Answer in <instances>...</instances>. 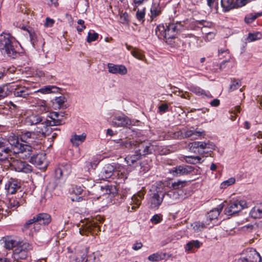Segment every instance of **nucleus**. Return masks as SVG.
I'll return each mask as SVG.
<instances>
[{
	"instance_id": "58",
	"label": "nucleus",
	"mask_w": 262,
	"mask_h": 262,
	"mask_svg": "<svg viewBox=\"0 0 262 262\" xmlns=\"http://www.w3.org/2000/svg\"><path fill=\"white\" fill-rule=\"evenodd\" d=\"M61 170H64L67 172H63L64 176H68L71 171V166L69 164L61 165L59 167Z\"/></svg>"
},
{
	"instance_id": "52",
	"label": "nucleus",
	"mask_w": 262,
	"mask_h": 262,
	"mask_svg": "<svg viewBox=\"0 0 262 262\" xmlns=\"http://www.w3.org/2000/svg\"><path fill=\"white\" fill-rule=\"evenodd\" d=\"M66 101V98L63 96L56 97L55 99V103L58 104L60 108H64V103Z\"/></svg>"
},
{
	"instance_id": "6",
	"label": "nucleus",
	"mask_w": 262,
	"mask_h": 262,
	"mask_svg": "<svg viewBox=\"0 0 262 262\" xmlns=\"http://www.w3.org/2000/svg\"><path fill=\"white\" fill-rule=\"evenodd\" d=\"M137 150L142 156L151 154L153 152L158 151V146L156 141L152 142L144 141L138 144Z\"/></svg>"
},
{
	"instance_id": "19",
	"label": "nucleus",
	"mask_w": 262,
	"mask_h": 262,
	"mask_svg": "<svg viewBox=\"0 0 262 262\" xmlns=\"http://www.w3.org/2000/svg\"><path fill=\"white\" fill-rule=\"evenodd\" d=\"M30 162L38 166L39 168L42 169L47 167L46 155L40 153L31 157Z\"/></svg>"
},
{
	"instance_id": "2",
	"label": "nucleus",
	"mask_w": 262,
	"mask_h": 262,
	"mask_svg": "<svg viewBox=\"0 0 262 262\" xmlns=\"http://www.w3.org/2000/svg\"><path fill=\"white\" fill-rule=\"evenodd\" d=\"M180 24H169L165 27L163 25H159L156 29V34L161 39H172L175 37L178 32L180 30Z\"/></svg>"
},
{
	"instance_id": "37",
	"label": "nucleus",
	"mask_w": 262,
	"mask_h": 262,
	"mask_svg": "<svg viewBox=\"0 0 262 262\" xmlns=\"http://www.w3.org/2000/svg\"><path fill=\"white\" fill-rule=\"evenodd\" d=\"M32 226H33V228L35 231H37L39 229V226L38 224L36 223L35 217L34 216L32 219L28 220L24 226V229L27 230L30 228Z\"/></svg>"
},
{
	"instance_id": "40",
	"label": "nucleus",
	"mask_w": 262,
	"mask_h": 262,
	"mask_svg": "<svg viewBox=\"0 0 262 262\" xmlns=\"http://www.w3.org/2000/svg\"><path fill=\"white\" fill-rule=\"evenodd\" d=\"M184 159L186 162L192 164H196L202 162V158L199 156H184Z\"/></svg>"
},
{
	"instance_id": "33",
	"label": "nucleus",
	"mask_w": 262,
	"mask_h": 262,
	"mask_svg": "<svg viewBox=\"0 0 262 262\" xmlns=\"http://www.w3.org/2000/svg\"><path fill=\"white\" fill-rule=\"evenodd\" d=\"M223 207L219 206L216 208H214L209 212L208 213L207 220H209L210 221L215 220L217 218L219 215H220V212L222 210Z\"/></svg>"
},
{
	"instance_id": "63",
	"label": "nucleus",
	"mask_w": 262,
	"mask_h": 262,
	"mask_svg": "<svg viewBox=\"0 0 262 262\" xmlns=\"http://www.w3.org/2000/svg\"><path fill=\"white\" fill-rule=\"evenodd\" d=\"M168 105L166 103L162 104L159 106V112L162 114L167 111Z\"/></svg>"
},
{
	"instance_id": "48",
	"label": "nucleus",
	"mask_w": 262,
	"mask_h": 262,
	"mask_svg": "<svg viewBox=\"0 0 262 262\" xmlns=\"http://www.w3.org/2000/svg\"><path fill=\"white\" fill-rule=\"evenodd\" d=\"M85 257L84 253H77L71 258L70 262H84Z\"/></svg>"
},
{
	"instance_id": "49",
	"label": "nucleus",
	"mask_w": 262,
	"mask_h": 262,
	"mask_svg": "<svg viewBox=\"0 0 262 262\" xmlns=\"http://www.w3.org/2000/svg\"><path fill=\"white\" fill-rule=\"evenodd\" d=\"M187 182L186 181H178L174 182L171 185L172 187L175 190H182V188L185 187L186 185Z\"/></svg>"
},
{
	"instance_id": "13",
	"label": "nucleus",
	"mask_w": 262,
	"mask_h": 262,
	"mask_svg": "<svg viewBox=\"0 0 262 262\" xmlns=\"http://www.w3.org/2000/svg\"><path fill=\"white\" fill-rule=\"evenodd\" d=\"M55 124H57V122L48 121L47 119L46 120L42 119V122L36 124L37 126L35 130L42 136H45L50 133L51 130L50 126H55Z\"/></svg>"
},
{
	"instance_id": "14",
	"label": "nucleus",
	"mask_w": 262,
	"mask_h": 262,
	"mask_svg": "<svg viewBox=\"0 0 262 262\" xmlns=\"http://www.w3.org/2000/svg\"><path fill=\"white\" fill-rule=\"evenodd\" d=\"M12 167L18 172L28 173L32 171V167L25 162L18 159L13 160L10 163Z\"/></svg>"
},
{
	"instance_id": "57",
	"label": "nucleus",
	"mask_w": 262,
	"mask_h": 262,
	"mask_svg": "<svg viewBox=\"0 0 262 262\" xmlns=\"http://www.w3.org/2000/svg\"><path fill=\"white\" fill-rule=\"evenodd\" d=\"M162 220V215L161 214H155L154 215L151 219H150V221L155 224H158L161 222Z\"/></svg>"
},
{
	"instance_id": "8",
	"label": "nucleus",
	"mask_w": 262,
	"mask_h": 262,
	"mask_svg": "<svg viewBox=\"0 0 262 262\" xmlns=\"http://www.w3.org/2000/svg\"><path fill=\"white\" fill-rule=\"evenodd\" d=\"M99 231V225L94 221L83 222L79 228V233L81 235H87L89 233L96 234Z\"/></svg>"
},
{
	"instance_id": "22",
	"label": "nucleus",
	"mask_w": 262,
	"mask_h": 262,
	"mask_svg": "<svg viewBox=\"0 0 262 262\" xmlns=\"http://www.w3.org/2000/svg\"><path fill=\"white\" fill-rule=\"evenodd\" d=\"M42 121V118L38 114H31L27 115L24 119L26 125H34Z\"/></svg>"
},
{
	"instance_id": "21",
	"label": "nucleus",
	"mask_w": 262,
	"mask_h": 262,
	"mask_svg": "<svg viewBox=\"0 0 262 262\" xmlns=\"http://www.w3.org/2000/svg\"><path fill=\"white\" fill-rule=\"evenodd\" d=\"M24 202L25 200L22 198L21 194H17V196H12L9 198L8 207V208H10L12 210H15L18 206L22 205Z\"/></svg>"
},
{
	"instance_id": "38",
	"label": "nucleus",
	"mask_w": 262,
	"mask_h": 262,
	"mask_svg": "<svg viewBox=\"0 0 262 262\" xmlns=\"http://www.w3.org/2000/svg\"><path fill=\"white\" fill-rule=\"evenodd\" d=\"M130 53L133 56H134L135 58L139 60H142L145 62H147V59L144 55L143 52L141 50L137 48H135L131 50Z\"/></svg>"
},
{
	"instance_id": "20",
	"label": "nucleus",
	"mask_w": 262,
	"mask_h": 262,
	"mask_svg": "<svg viewBox=\"0 0 262 262\" xmlns=\"http://www.w3.org/2000/svg\"><path fill=\"white\" fill-rule=\"evenodd\" d=\"M108 71L113 74L124 75L127 73V69L123 64H115L112 63L107 64Z\"/></svg>"
},
{
	"instance_id": "7",
	"label": "nucleus",
	"mask_w": 262,
	"mask_h": 262,
	"mask_svg": "<svg viewBox=\"0 0 262 262\" xmlns=\"http://www.w3.org/2000/svg\"><path fill=\"white\" fill-rule=\"evenodd\" d=\"M248 205L245 200H235L231 202L225 209V213L228 215H231L236 213L245 208H247Z\"/></svg>"
},
{
	"instance_id": "16",
	"label": "nucleus",
	"mask_w": 262,
	"mask_h": 262,
	"mask_svg": "<svg viewBox=\"0 0 262 262\" xmlns=\"http://www.w3.org/2000/svg\"><path fill=\"white\" fill-rule=\"evenodd\" d=\"M33 152V148L28 144L20 143L14 153L19 155L20 158L27 159L30 157Z\"/></svg>"
},
{
	"instance_id": "50",
	"label": "nucleus",
	"mask_w": 262,
	"mask_h": 262,
	"mask_svg": "<svg viewBox=\"0 0 262 262\" xmlns=\"http://www.w3.org/2000/svg\"><path fill=\"white\" fill-rule=\"evenodd\" d=\"M235 182V179L234 178H230L228 180L224 181L221 184V188L225 189L227 187L233 184Z\"/></svg>"
},
{
	"instance_id": "4",
	"label": "nucleus",
	"mask_w": 262,
	"mask_h": 262,
	"mask_svg": "<svg viewBox=\"0 0 262 262\" xmlns=\"http://www.w3.org/2000/svg\"><path fill=\"white\" fill-rule=\"evenodd\" d=\"M189 150L194 153L203 155L211 152L214 149V144L210 141H195L188 144Z\"/></svg>"
},
{
	"instance_id": "44",
	"label": "nucleus",
	"mask_w": 262,
	"mask_h": 262,
	"mask_svg": "<svg viewBox=\"0 0 262 262\" xmlns=\"http://www.w3.org/2000/svg\"><path fill=\"white\" fill-rule=\"evenodd\" d=\"M11 89L10 83L0 87V100L6 97L10 94V89Z\"/></svg>"
},
{
	"instance_id": "32",
	"label": "nucleus",
	"mask_w": 262,
	"mask_h": 262,
	"mask_svg": "<svg viewBox=\"0 0 262 262\" xmlns=\"http://www.w3.org/2000/svg\"><path fill=\"white\" fill-rule=\"evenodd\" d=\"M142 156L137 151L135 154L128 155L125 158V161L129 165H133L142 158Z\"/></svg>"
},
{
	"instance_id": "35",
	"label": "nucleus",
	"mask_w": 262,
	"mask_h": 262,
	"mask_svg": "<svg viewBox=\"0 0 262 262\" xmlns=\"http://www.w3.org/2000/svg\"><path fill=\"white\" fill-rule=\"evenodd\" d=\"M58 88L55 86L47 85L40 88L36 92L41 93L43 94H47L52 93H56L58 92Z\"/></svg>"
},
{
	"instance_id": "55",
	"label": "nucleus",
	"mask_w": 262,
	"mask_h": 262,
	"mask_svg": "<svg viewBox=\"0 0 262 262\" xmlns=\"http://www.w3.org/2000/svg\"><path fill=\"white\" fill-rule=\"evenodd\" d=\"M98 38V34L97 33H91L89 32L87 37V41L88 42H91L95 41Z\"/></svg>"
},
{
	"instance_id": "41",
	"label": "nucleus",
	"mask_w": 262,
	"mask_h": 262,
	"mask_svg": "<svg viewBox=\"0 0 262 262\" xmlns=\"http://www.w3.org/2000/svg\"><path fill=\"white\" fill-rule=\"evenodd\" d=\"M207 225H209L208 220H206L205 223L199 221L193 223L191 226L195 232H199L205 229Z\"/></svg>"
},
{
	"instance_id": "59",
	"label": "nucleus",
	"mask_w": 262,
	"mask_h": 262,
	"mask_svg": "<svg viewBox=\"0 0 262 262\" xmlns=\"http://www.w3.org/2000/svg\"><path fill=\"white\" fill-rule=\"evenodd\" d=\"M119 20L123 24H127L128 22V15L126 12L120 14Z\"/></svg>"
},
{
	"instance_id": "18",
	"label": "nucleus",
	"mask_w": 262,
	"mask_h": 262,
	"mask_svg": "<svg viewBox=\"0 0 262 262\" xmlns=\"http://www.w3.org/2000/svg\"><path fill=\"white\" fill-rule=\"evenodd\" d=\"M193 170V167L191 166L179 165L172 168L170 170V172L173 176L180 177L188 174L192 172Z\"/></svg>"
},
{
	"instance_id": "51",
	"label": "nucleus",
	"mask_w": 262,
	"mask_h": 262,
	"mask_svg": "<svg viewBox=\"0 0 262 262\" xmlns=\"http://www.w3.org/2000/svg\"><path fill=\"white\" fill-rule=\"evenodd\" d=\"M58 116L59 114L57 112H52L50 113V116H48L51 119H48V121H54V122H57V124H55V125H59L60 124V120L57 119Z\"/></svg>"
},
{
	"instance_id": "12",
	"label": "nucleus",
	"mask_w": 262,
	"mask_h": 262,
	"mask_svg": "<svg viewBox=\"0 0 262 262\" xmlns=\"http://www.w3.org/2000/svg\"><path fill=\"white\" fill-rule=\"evenodd\" d=\"M10 93H13L15 97L26 98L30 94V90L22 85L12 83L10 84Z\"/></svg>"
},
{
	"instance_id": "29",
	"label": "nucleus",
	"mask_w": 262,
	"mask_h": 262,
	"mask_svg": "<svg viewBox=\"0 0 262 262\" xmlns=\"http://www.w3.org/2000/svg\"><path fill=\"white\" fill-rule=\"evenodd\" d=\"M202 245L198 240H192L188 242L185 246L186 251L193 252L195 249H199Z\"/></svg>"
},
{
	"instance_id": "9",
	"label": "nucleus",
	"mask_w": 262,
	"mask_h": 262,
	"mask_svg": "<svg viewBox=\"0 0 262 262\" xmlns=\"http://www.w3.org/2000/svg\"><path fill=\"white\" fill-rule=\"evenodd\" d=\"M255 0H221V5L225 11L242 7L245 6L249 3L255 1Z\"/></svg>"
},
{
	"instance_id": "11",
	"label": "nucleus",
	"mask_w": 262,
	"mask_h": 262,
	"mask_svg": "<svg viewBox=\"0 0 262 262\" xmlns=\"http://www.w3.org/2000/svg\"><path fill=\"white\" fill-rule=\"evenodd\" d=\"M119 174V171L112 164H107L104 165L98 177L101 180H106L112 177H116Z\"/></svg>"
},
{
	"instance_id": "53",
	"label": "nucleus",
	"mask_w": 262,
	"mask_h": 262,
	"mask_svg": "<svg viewBox=\"0 0 262 262\" xmlns=\"http://www.w3.org/2000/svg\"><path fill=\"white\" fill-rule=\"evenodd\" d=\"M261 37V34L259 32L250 33L248 35V39L251 41H253L260 39Z\"/></svg>"
},
{
	"instance_id": "56",
	"label": "nucleus",
	"mask_w": 262,
	"mask_h": 262,
	"mask_svg": "<svg viewBox=\"0 0 262 262\" xmlns=\"http://www.w3.org/2000/svg\"><path fill=\"white\" fill-rule=\"evenodd\" d=\"M207 4L210 10H217V0H207Z\"/></svg>"
},
{
	"instance_id": "25",
	"label": "nucleus",
	"mask_w": 262,
	"mask_h": 262,
	"mask_svg": "<svg viewBox=\"0 0 262 262\" xmlns=\"http://www.w3.org/2000/svg\"><path fill=\"white\" fill-rule=\"evenodd\" d=\"M203 135H204V131H201L198 128L195 129L193 127L188 129L184 133L185 137L190 138L193 140L196 139Z\"/></svg>"
},
{
	"instance_id": "64",
	"label": "nucleus",
	"mask_w": 262,
	"mask_h": 262,
	"mask_svg": "<svg viewBox=\"0 0 262 262\" xmlns=\"http://www.w3.org/2000/svg\"><path fill=\"white\" fill-rule=\"evenodd\" d=\"M63 172H67L64 170H61L59 167L57 168L55 171V176L57 179H60L62 176H63Z\"/></svg>"
},
{
	"instance_id": "1",
	"label": "nucleus",
	"mask_w": 262,
	"mask_h": 262,
	"mask_svg": "<svg viewBox=\"0 0 262 262\" xmlns=\"http://www.w3.org/2000/svg\"><path fill=\"white\" fill-rule=\"evenodd\" d=\"M18 42L10 34H2L0 35V50L12 58L18 55Z\"/></svg>"
},
{
	"instance_id": "5",
	"label": "nucleus",
	"mask_w": 262,
	"mask_h": 262,
	"mask_svg": "<svg viewBox=\"0 0 262 262\" xmlns=\"http://www.w3.org/2000/svg\"><path fill=\"white\" fill-rule=\"evenodd\" d=\"M32 249L31 245L28 243L19 242L18 246L14 250L13 259L12 260H17L18 259H25L28 255V251Z\"/></svg>"
},
{
	"instance_id": "15",
	"label": "nucleus",
	"mask_w": 262,
	"mask_h": 262,
	"mask_svg": "<svg viewBox=\"0 0 262 262\" xmlns=\"http://www.w3.org/2000/svg\"><path fill=\"white\" fill-rule=\"evenodd\" d=\"M145 194V191L143 190H141L132 196L130 203L131 206H128V211L132 212L139 208L141 205L142 199L144 198Z\"/></svg>"
},
{
	"instance_id": "46",
	"label": "nucleus",
	"mask_w": 262,
	"mask_h": 262,
	"mask_svg": "<svg viewBox=\"0 0 262 262\" xmlns=\"http://www.w3.org/2000/svg\"><path fill=\"white\" fill-rule=\"evenodd\" d=\"M12 150L9 147L0 151V161H3L12 156Z\"/></svg>"
},
{
	"instance_id": "62",
	"label": "nucleus",
	"mask_w": 262,
	"mask_h": 262,
	"mask_svg": "<svg viewBox=\"0 0 262 262\" xmlns=\"http://www.w3.org/2000/svg\"><path fill=\"white\" fill-rule=\"evenodd\" d=\"M83 190L81 186H76L73 187L72 192L76 195H80L82 194Z\"/></svg>"
},
{
	"instance_id": "39",
	"label": "nucleus",
	"mask_w": 262,
	"mask_h": 262,
	"mask_svg": "<svg viewBox=\"0 0 262 262\" xmlns=\"http://www.w3.org/2000/svg\"><path fill=\"white\" fill-rule=\"evenodd\" d=\"M19 243L12 237H7L5 241V247L7 249H11L18 246Z\"/></svg>"
},
{
	"instance_id": "30",
	"label": "nucleus",
	"mask_w": 262,
	"mask_h": 262,
	"mask_svg": "<svg viewBox=\"0 0 262 262\" xmlns=\"http://www.w3.org/2000/svg\"><path fill=\"white\" fill-rule=\"evenodd\" d=\"M189 90L198 96H206L209 98L212 97L209 92H206L198 86H191Z\"/></svg>"
},
{
	"instance_id": "54",
	"label": "nucleus",
	"mask_w": 262,
	"mask_h": 262,
	"mask_svg": "<svg viewBox=\"0 0 262 262\" xmlns=\"http://www.w3.org/2000/svg\"><path fill=\"white\" fill-rule=\"evenodd\" d=\"M232 83L230 86L229 91H233L238 89L241 85V82L239 80L232 81Z\"/></svg>"
},
{
	"instance_id": "10",
	"label": "nucleus",
	"mask_w": 262,
	"mask_h": 262,
	"mask_svg": "<svg viewBox=\"0 0 262 262\" xmlns=\"http://www.w3.org/2000/svg\"><path fill=\"white\" fill-rule=\"evenodd\" d=\"M112 125L114 127H127L132 124L130 119L123 114H116L114 115Z\"/></svg>"
},
{
	"instance_id": "61",
	"label": "nucleus",
	"mask_w": 262,
	"mask_h": 262,
	"mask_svg": "<svg viewBox=\"0 0 262 262\" xmlns=\"http://www.w3.org/2000/svg\"><path fill=\"white\" fill-rule=\"evenodd\" d=\"M112 142L114 144H116L115 146H116V148H123V143H124V140L122 139H118L116 140L112 141Z\"/></svg>"
},
{
	"instance_id": "17",
	"label": "nucleus",
	"mask_w": 262,
	"mask_h": 262,
	"mask_svg": "<svg viewBox=\"0 0 262 262\" xmlns=\"http://www.w3.org/2000/svg\"><path fill=\"white\" fill-rule=\"evenodd\" d=\"M242 262H260L261 257L255 249L251 248L247 250L246 257L241 258Z\"/></svg>"
},
{
	"instance_id": "43",
	"label": "nucleus",
	"mask_w": 262,
	"mask_h": 262,
	"mask_svg": "<svg viewBox=\"0 0 262 262\" xmlns=\"http://www.w3.org/2000/svg\"><path fill=\"white\" fill-rule=\"evenodd\" d=\"M262 15V12L251 13L248 14L245 17V21L247 24L252 23L257 18Z\"/></svg>"
},
{
	"instance_id": "31",
	"label": "nucleus",
	"mask_w": 262,
	"mask_h": 262,
	"mask_svg": "<svg viewBox=\"0 0 262 262\" xmlns=\"http://www.w3.org/2000/svg\"><path fill=\"white\" fill-rule=\"evenodd\" d=\"M250 215L254 219L262 217V203L255 206L250 211Z\"/></svg>"
},
{
	"instance_id": "28",
	"label": "nucleus",
	"mask_w": 262,
	"mask_h": 262,
	"mask_svg": "<svg viewBox=\"0 0 262 262\" xmlns=\"http://www.w3.org/2000/svg\"><path fill=\"white\" fill-rule=\"evenodd\" d=\"M86 137V136L85 133H82L79 135L74 134L72 135L70 141L73 146L77 147L85 140Z\"/></svg>"
},
{
	"instance_id": "23",
	"label": "nucleus",
	"mask_w": 262,
	"mask_h": 262,
	"mask_svg": "<svg viewBox=\"0 0 262 262\" xmlns=\"http://www.w3.org/2000/svg\"><path fill=\"white\" fill-rule=\"evenodd\" d=\"M20 188V186L17 180L10 179L5 185V189L7 192L10 194L14 193L17 189Z\"/></svg>"
},
{
	"instance_id": "45",
	"label": "nucleus",
	"mask_w": 262,
	"mask_h": 262,
	"mask_svg": "<svg viewBox=\"0 0 262 262\" xmlns=\"http://www.w3.org/2000/svg\"><path fill=\"white\" fill-rule=\"evenodd\" d=\"M106 194H108L110 198H114L117 193L118 190L114 185H106Z\"/></svg>"
},
{
	"instance_id": "24",
	"label": "nucleus",
	"mask_w": 262,
	"mask_h": 262,
	"mask_svg": "<svg viewBox=\"0 0 262 262\" xmlns=\"http://www.w3.org/2000/svg\"><path fill=\"white\" fill-rule=\"evenodd\" d=\"M163 7L159 2L153 3L150 8V18L151 20H154L161 14Z\"/></svg>"
},
{
	"instance_id": "47",
	"label": "nucleus",
	"mask_w": 262,
	"mask_h": 262,
	"mask_svg": "<svg viewBox=\"0 0 262 262\" xmlns=\"http://www.w3.org/2000/svg\"><path fill=\"white\" fill-rule=\"evenodd\" d=\"M8 141L10 145L13 146L12 152H14V150H16V148L18 147L21 143L19 142L18 138L15 136H10Z\"/></svg>"
},
{
	"instance_id": "27",
	"label": "nucleus",
	"mask_w": 262,
	"mask_h": 262,
	"mask_svg": "<svg viewBox=\"0 0 262 262\" xmlns=\"http://www.w3.org/2000/svg\"><path fill=\"white\" fill-rule=\"evenodd\" d=\"M165 195L173 200H183L185 198L183 195V191L182 190H171L167 192H164Z\"/></svg>"
},
{
	"instance_id": "36",
	"label": "nucleus",
	"mask_w": 262,
	"mask_h": 262,
	"mask_svg": "<svg viewBox=\"0 0 262 262\" xmlns=\"http://www.w3.org/2000/svg\"><path fill=\"white\" fill-rule=\"evenodd\" d=\"M167 254L166 253H156L149 255L148 259L151 261H157L164 259H166Z\"/></svg>"
},
{
	"instance_id": "34",
	"label": "nucleus",
	"mask_w": 262,
	"mask_h": 262,
	"mask_svg": "<svg viewBox=\"0 0 262 262\" xmlns=\"http://www.w3.org/2000/svg\"><path fill=\"white\" fill-rule=\"evenodd\" d=\"M35 137V134L34 132H25L22 133L20 139L23 142L29 143L33 142Z\"/></svg>"
},
{
	"instance_id": "42",
	"label": "nucleus",
	"mask_w": 262,
	"mask_h": 262,
	"mask_svg": "<svg viewBox=\"0 0 262 262\" xmlns=\"http://www.w3.org/2000/svg\"><path fill=\"white\" fill-rule=\"evenodd\" d=\"M36 111L39 113H45L48 112L49 108L47 105L46 101H39L35 106Z\"/></svg>"
},
{
	"instance_id": "26",
	"label": "nucleus",
	"mask_w": 262,
	"mask_h": 262,
	"mask_svg": "<svg viewBox=\"0 0 262 262\" xmlns=\"http://www.w3.org/2000/svg\"><path fill=\"white\" fill-rule=\"evenodd\" d=\"M35 217L36 223L38 224L39 226L41 225H48L51 221V216L48 213H39Z\"/></svg>"
},
{
	"instance_id": "3",
	"label": "nucleus",
	"mask_w": 262,
	"mask_h": 262,
	"mask_svg": "<svg viewBox=\"0 0 262 262\" xmlns=\"http://www.w3.org/2000/svg\"><path fill=\"white\" fill-rule=\"evenodd\" d=\"M165 185L161 182H158L153 185L152 188H157L156 192H151L148 200L149 207L152 209H158L161 205L165 193L160 190L161 188H164Z\"/></svg>"
},
{
	"instance_id": "60",
	"label": "nucleus",
	"mask_w": 262,
	"mask_h": 262,
	"mask_svg": "<svg viewBox=\"0 0 262 262\" xmlns=\"http://www.w3.org/2000/svg\"><path fill=\"white\" fill-rule=\"evenodd\" d=\"M77 23L79 25V26L77 27V30L79 32H80L85 28V26L84 25V21L82 19H79L77 21Z\"/></svg>"
}]
</instances>
